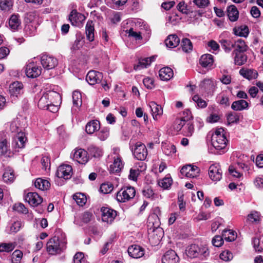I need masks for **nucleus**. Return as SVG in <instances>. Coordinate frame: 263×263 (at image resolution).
Wrapping results in <instances>:
<instances>
[{
  "label": "nucleus",
  "instance_id": "obj_1",
  "mask_svg": "<svg viewBox=\"0 0 263 263\" xmlns=\"http://www.w3.org/2000/svg\"><path fill=\"white\" fill-rule=\"evenodd\" d=\"M212 144L217 151H222L224 153L227 148L228 140L222 128H217L212 136Z\"/></svg>",
  "mask_w": 263,
  "mask_h": 263
},
{
  "label": "nucleus",
  "instance_id": "obj_2",
  "mask_svg": "<svg viewBox=\"0 0 263 263\" xmlns=\"http://www.w3.org/2000/svg\"><path fill=\"white\" fill-rule=\"evenodd\" d=\"M66 242L57 236L50 238L46 244V250L50 255H57L63 252L66 248Z\"/></svg>",
  "mask_w": 263,
  "mask_h": 263
},
{
  "label": "nucleus",
  "instance_id": "obj_3",
  "mask_svg": "<svg viewBox=\"0 0 263 263\" xmlns=\"http://www.w3.org/2000/svg\"><path fill=\"white\" fill-rule=\"evenodd\" d=\"M120 149L118 147L112 149V154L108 156V158L113 160L112 164H110L109 168L110 173L118 174L124 167V163L119 153Z\"/></svg>",
  "mask_w": 263,
  "mask_h": 263
},
{
  "label": "nucleus",
  "instance_id": "obj_4",
  "mask_svg": "<svg viewBox=\"0 0 263 263\" xmlns=\"http://www.w3.org/2000/svg\"><path fill=\"white\" fill-rule=\"evenodd\" d=\"M136 194V191L133 187L122 188L117 192L116 198L118 201L125 202L133 199Z\"/></svg>",
  "mask_w": 263,
  "mask_h": 263
},
{
  "label": "nucleus",
  "instance_id": "obj_5",
  "mask_svg": "<svg viewBox=\"0 0 263 263\" xmlns=\"http://www.w3.org/2000/svg\"><path fill=\"white\" fill-rule=\"evenodd\" d=\"M85 19V16L76 10H72L69 16V20L72 25L79 28L82 27Z\"/></svg>",
  "mask_w": 263,
  "mask_h": 263
},
{
  "label": "nucleus",
  "instance_id": "obj_6",
  "mask_svg": "<svg viewBox=\"0 0 263 263\" xmlns=\"http://www.w3.org/2000/svg\"><path fill=\"white\" fill-rule=\"evenodd\" d=\"M182 175L187 178H194L197 177L200 173V169L196 166L191 164L183 166L180 170Z\"/></svg>",
  "mask_w": 263,
  "mask_h": 263
},
{
  "label": "nucleus",
  "instance_id": "obj_7",
  "mask_svg": "<svg viewBox=\"0 0 263 263\" xmlns=\"http://www.w3.org/2000/svg\"><path fill=\"white\" fill-rule=\"evenodd\" d=\"M133 153L138 160H144L147 156V148L144 144L138 142L135 144Z\"/></svg>",
  "mask_w": 263,
  "mask_h": 263
},
{
  "label": "nucleus",
  "instance_id": "obj_8",
  "mask_svg": "<svg viewBox=\"0 0 263 263\" xmlns=\"http://www.w3.org/2000/svg\"><path fill=\"white\" fill-rule=\"evenodd\" d=\"M41 63L43 67L47 70L54 68L58 65V60L52 55L43 54L41 57Z\"/></svg>",
  "mask_w": 263,
  "mask_h": 263
},
{
  "label": "nucleus",
  "instance_id": "obj_9",
  "mask_svg": "<svg viewBox=\"0 0 263 263\" xmlns=\"http://www.w3.org/2000/svg\"><path fill=\"white\" fill-rule=\"evenodd\" d=\"M72 167L68 164L61 165L58 168L56 173L57 176L59 178L67 180L70 179L72 174Z\"/></svg>",
  "mask_w": 263,
  "mask_h": 263
},
{
  "label": "nucleus",
  "instance_id": "obj_10",
  "mask_svg": "<svg viewBox=\"0 0 263 263\" xmlns=\"http://www.w3.org/2000/svg\"><path fill=\"white\" fill-rule=\"evenodd\" d=\"M222 172L219 163L212 164L209 168L210 178L214 181H219L222 178Z\"/></svg>",
  "mask_w": 263,
  "mask_h": 263
},
{
  "label": "nucleus",
  "instance_id": "obj_11",
  "mask_svg": "<svg viewBox=\"0 0 263 263\" xmlns=\"http://www.w3.org/2000/svg\"><path fill=\"white\" fill-rule=\"evenodd\" d=\"M42 68L34 63H29L26 67V74L29 78H34L39 77L41 74Z\"/></svg>",
  "mask_w": 263,
  "mask_h": 263
},
{
  "label": "nucleus",
  "instance_id": "obj_12",
  "mask_svg": "<svg viewBox=\"0 0 263 263\" xmlns=\"http://www.w3.org/2000/svg\"><path fill=\"white\" fill-rule=\"evenodd\" d=\"M102 220L107 223H111L117 216L116 211L107 207H102Z\"/></svg>",
  "mask_w": 263,
  "mask_h": 263
},
{
  "label": "nucleus",
  "instance_id": "obj_13",
  "mask_svg": "<svg viewBox=\"0 0 263 263\" xmlns=\"http://www.w3.org/2000/svg\"><path fill=\"white\" fill-rule=\"evenodd\" d=\"M10 154L9 143L6 136L4 133H0V157L9 156Z\"/></svg>",
  "mask_w": 263,
  "mask_h": 263
},
{
  "label": "nucleus",
  "instance_id": "obj_14",
  "mask_svg": "<svg viewBox=\"0 0 263 263\" xmlns=\"http://www.w3.org/2000/svg\"><path fill=\"white\" fill-rule=\"evenodd\" d=\"M86 80L90 85H95L102 82L103 74L101 72L90 70L88 72Z\"/></svg>",
  "mask_w": 263,
  "mask_h": 263
},
{
  "label": "nucleus",
  "instance_id": "obj_15",
  "mask_svg": "<svg viewBox=\"0 0 263 263\" xmlns=\"http://www.w3.org/2000/svg\"><path fill=\"white\" fill-rule=\"evenodd\" d=\"M162 263H179L180 258L173 250L166 251L162 258Z\"/></svg>",
  "mask_w": 263,
  "mask_h": 263
},
{
  "label": "nucleus",
  "instance_id": "obj_16",
  "mask_svg": "<svg viewBox=\"0 0 263 263\" xmlns=\"http://www.w3.org/2000/svg\"><path fill=\"white\" fill-rule=\"evenodd\" d=\"M72 158L80 164H85L88 160L87 152L82 148L76 149L72 154Z\"/></svg>",
  "mask_w": 263,
  "mask_h": 263
},
{
  "label": "nucleus",
  "instance_id": "obj_17",
  "mask_svg": "<svg viewBox=\"0 0 263 263\" xmlns=\"http://www.w3.org/2000/svg\"><path fill=\"white\" fill-rule=\"evenodd\" d=\"M129 255L134 258H139L144 254V250L141 246L133 245L128 248Z\"/></svg>",
  "mask_w": 263,
  "mask_h": 263
},
{
  "label": "nucleus",
  "instance_id": "obj_18",
  "mask_svg": "<svg viewBox=\"0 0 263 263\" xmlns=\"http://www.w3.org/2000/svg\"><path fill=\"white\" fill-rule=\"evenodd\" d=\"M26 140L27 138L25 134L20 130V132L17 133L16 136L13 139L12 146L15 149L22 148L24 147Z\"/></svg>",
  "mask_w": 263,
  "mask_h": 263
},
{
  "label": "nucleus",
  "instance_id": "obj_19",
  "mask_svg": "<svg viewBox=\"0 0 263 263\" xmlns=\"http://www.w3.org/2000/svg\"><path fill=\"white\" fill-rule=\"evenodd\" d=\"M25 200L33 206H37L43 201L42 197L35 192L28 193L25 197Z\"/></svg>",
  "mask_w": 263,
  "mask_h": 263
},
{
  "label": "nucleus",
  "instance_id": "obj_20",
  "mask_svg": "<svg viewBox=\"0 0 263 263\" xmlns=\"http://www.w3.org/2000/svg\"><path fill=\"white\" fill-rule=\"evenodd\" d=\"M24 86L22 83L15 81L10 85L9 91L11 96L18 97L24 92Z\"/></svg>",
  "mask_w": 263,
  "mask_h": 263
},
{
  "label": "nucleus",
  "instance_id": "obj_21",
  "mask_svg": "<svg viewBox=\"0 0 263 263\" xmlns=\"http://www.w3.org/2000/svg\"><path fill=\"white\" fill-rule=\"evenodd\" d=\"M235 54L234 57V64L236 65L241 66L245 64L248 59L247 55L242 52L234 51L233 52Z\"/></svg>",
  "mask_w": 263,
  "mask_h": 263
},
{
  "label": "nucleus",
  "instance_id": "obj_22",
  "mask_svg": "<svg viewBox=\"0 0 263 263\" xmlns=\"http://www.w3.org/2000/svg\"><path fill=\"white\" fill-rule=\"evenodd\" d=\"M213 57L210 54L202 55L199 60L200 64L204 68H210L213 64Z\"/></svg>",
  "mask_w": 263,
  "mask_h": 263
},
{
  "label": "nucleus",
  "instance_id": "obj_23",
  "mask_svg": "<svg viewBox=\"0 0 263 263\" xmlns=\"http://www.w3.org/2000/svg\"><path fill=\"white\" fill-rule=\"evenodd\" d=\"M94 31L95 28L93 22L90 20L88 21L85 27V33L87 39L90 42H92L94 40Z\"/></svg>",
  "mask_w": 263,
  "mask_h": 263
},
{
  "label": "nucleus",
  "instance_id": "obj_24",
  "mask_svg": "<svg viewBox=\"0 0 263 263\" xmlns=\"http://www.w3.org/2000/svg\"><path fill=\"white\" fill-rule=\"evenodd\" d=\"M173 70L168 67L161 68L159 72V75L161 80L168 81L173 77Z\"/></svg>",
  "mask_w": 263,
  "mask_h": 263
},
{
  "label": "nucleus",
  "instance_id": "obj_25",
  "mask_svg": "<svg viewBox=\"0 0 263 263\" xmlns=\"http://www.w3.org/2000/svg\"><path fill=\"white\" fill-rule=\"evenodd\" d=\"M149 106L151 108L154 119L157 120L158 117L160 116L163 113L161 106L158 105L154 102H151L149 103Z\"/></svg>",
  "mask_w": 263,
  "mask_h": 263
},
{
  "label": "nucleus",
  "instance_id": "obj_26",
  "mask_svg": "<svg viewBox=\"0 0 263 263\" xmlns=\"http://www.w3.org/2000/svg\"><path fill=\"white\" fill-rule=\"evenodd\" d=\"M227 15L230 21H236L239 17V12L237 8L233 5L228 7Z\"/></svg>",
  "mask_w": 263,
  "mask_h": 263
},
{
  "label": "nucleus",
  "instance_id": "obj_27",
  "mask_svg": "<svg viewBox=\"0 0 263 263\" xmlns=\"http://www.w3.org/2000/svg\"><path fill=\"white\" fill-rule=\"evenodd\" d=\"M179 43L180 39L176 34L168 35L165 41L166 46L171 48L177 47Z\"/></svg>",
  "mask_w": 263,
  "mask_h": 263
},
{
  "label": "nucleus",
  "instance_id": "obj_28",
  "mask_svg": "<svg viewBox=\"0 0 263 263\" xmlns=\"http://www.w3.org/2000/svg\"><path fill=\"white\" fill-rule=\"evenodd\" d=\"M239 73L243 77L248 80L255 79L258 76V73L256 70L245 68H241L239 70Z\"/></svg>",
  "mask_w": 263,
  "mask_h": 263
},
{
  "label": "nucleus",
  "instance_id": "obj_29",
  "mask_svg": "<svg viewBox=\"0 0 263 263\" xmlns=\"http://www.w3.org/2000/svg\"><path fill=\"white\" fill-rule=\"evenodd\" d=\"M154 60L155 58L154 57L140 59L138 64L134 66V69L138 70L144 68H146L148 66L151 65V63L154 61Z\"/></svg>",
  "mask_w": 263,
  "mask_h": 263
},
{
  "label": "nucleus",
  "instance_id": "obj_30",
  "mask_svg": "<svg viewBox=\"0 0 263 263\" xmlns=\"http://www.w3.org/2000/svg\"><path fill=\"white\" fill-rule=\"evenodd\" d=\"M47 97L49 99V103H61L62 101L61 97L58 92L53 91L49 90L46 92Z\"/></svg>",
  "mask_w": 263,
  "mask_h": 263
},
{
  "label": "nucleus",
  "instance_id": "obj_31",
  "mask_svg": "<svg viewBox=\"0 0 263 263\" xmlns=\"http://www.w3.org/2000/svg\"><path fill=\"white\" fill-rule=\"evenodd\" d=\"M100 128V123L98 120H92L87 123L85 126L86 132L88 134H92Z\"/></svg>",
  "mask_w": 263,
  "mask_h": 263
},
{
  "label": "nucleus",
  "instance_id": "obj_32",
  "mask_svg": "<svg viewBox=\"0 0 263 263\" xmlns=\"http://www.w3.org/2000/svg\"><path fill=\"white\" fill-rule=\"evenodd\" d=\"M34 186L42 191H45L49 189L50 186V183L47 180L39 178L35 181Z\"/></svg>",
  "mask_w": 263,
  "mask_h": 263
},
{
  "label": "nucleus",
  "instance_id": "obj_33",
  "mask_svg": "<svg viewBox=\"0 0 263 263\" xmlns=\"http://www.w3.org/2000/svg\"><path fill=\"white\" fill-rule=\"evenodd\" d=\"M21 21L19 18L18 14H13L9 21V24L10 28L13 30H17L21 26Z\"/></svg>",
  "mask_w": 263,
  "mask_h": 263
},
{
  "label": "nucleus",
  "instance_id": "obj_34",
  "mask_svg": "<svg viewBox=\"0 0 263 263\" xmlns=\"http://www.w3.org/2000/svg\"><path fill=\"white\" fill-rule=\"evenodd\" d=\"M235 35L247 37L249 33V28L246 25H242L237 28L233 29Z\"/></svg>",
  "mask_w": 263,
  "mask_h": 263
},
{
  "label": "nucleus",
  "instance_id": "obj_35",
  "mask_svg": "<svg viewBox=\"0 0 263 263\" xmlns=\"http://www.w3.org/2000/svg\"><path fill=\"white\" fill-rule=\"evenodd\" d=\"M248 106V103L243 100H240L234 102L231 106V108L234 110H241L246 109Z\"/></svg>",
  "mask_w": 263,
  "mask_h": 263
},
{
  "label": "nucleus",
  "instance_id": "obj_36",
  "mask_svg": "<svg viewBox=\"0 0 263 263\" xmlns=\"http://www.w3.org/2000/svg\"><path fill=\"white\" fill-rule=\"evenodd\" d=\"M200 247L196 245H192L187 251V255L191 257L195 258L200 256Z\"/></svg>",
  "mask_w": 263,
  "mask_h": 263
},
{
  "label": "nucleus",
  "instance_id": "obj_37",
  "mask_svg": "<svg viewBox=\"0 0 263 263\" xmlns=\"http://www.w3.org/2000/svg\"><path fill=\"white\" fill-rule=\"evenodd\" d=\"M72 101L73 106L79 108L82 105V96L80 91H74L72 93Z\"/></svg>",
  "mask_w": 263,
  "mask_h": 263
},
{
  "label": "nucleus",
  "instance_id": "obj_38",
  "mask_svg": "<svg viewBox=\"0 0 263 263\" xmlns=\"http://www.w3.org/2000/svg\"><path fill=\"white\" fill-rule=\"evenodd\" d=\"M49 99L45 93H44L41 97L38 102V106L40 108L42 109H46L48 106L50 105Z\"/></svg>",
  "mask_w": 263,
  "mask_h": 263
},
{
  "label": "nucleus",
  "instance_id": "obj_39",
  "mask_svg": "<svg viewBox=\"0 0 263 263\" xmlns=\"http://www.w3.org/2000/svg\"><path fill=\"white\" fill-rule=\"evenodd\" d=\"M222 237L228 241H232L235 239L236 234L231 230H226L223 231Z\"/></svg>",
  "mask_w": 263,
  "mask_h": 263
},
{
  "label": "nucleus",
  "instance_id": "obj_40",
  "mask_svg": "<svg viewBox=\"0 0 263 263\" xmlns=\"http://www.w3.org/2000/svg\"><path fill=\"white\" fill-rule=\"evenodd\" d=\"M73 198L80 206L84 205L87 201L86 196L83 194L80 193L75 194L73 196Z\"/></svg>",
  "mask_w": 263,
  "mask_h": 263
},
{
  "label": "nucleus",
  "instance_id": "obj_41",
  "mask_svg": "<svg viewBox=\"0 0 263 263\" xmlns=\"http://www.w3.org/2000/svg\"><path fill=\"white\" fill-rule=\"evenodd\" d=\"M14 243H0V252H10L14 249Z\"/></svg>",
  "mask_w": 263,
  "mask_h": 263
},
{
  "label": "nucleus",
  "instance_id": "obj_42",
  "mask_svg": "<svg viewBox=\"0 0 263 263\" xmlns=\"http://www.w3.org/2000/svg\"><path fill=\"white\" fill-rule=\"evenodd\" d=\"M23 253L20 250H15L11 255L12 263H21Z\"/></svg>",
  "mask_w": 263,
  "mask_h": 263
},
{
  "label": "nucleus",
  "instance_id": "obj_43",
  "mask_svg": "<svg viewBox=\"0 0 263 263\" xmlns=\"http://www.w3.org/2000/svg\"><path fill=\"white\" fill-rule=\"evenodd\" d=\"M183 132L184 135L187 137H191L193 135L194 127L191 122H186Z\"/></svg>",
  "mask_w": 263,
  "mask_h": 263
},
{
  "label": "nucleus",
  "instance_id": "obj_44",
  "mask_svg": "<svg viewBox=\"0 0 263 263\" xmlns=\"http://www.w3.org/2000/svg\"><path fill=\"white\" fill-rule=\"evenodd\" d=\"M90 155L95 158H99L102 155V152L99 147L91 145L88 148Z\"/></svg>",
  "mask_w": 263,
  "mask_h": 263
},
{
  "label": "nucleus",
  "instance_id": "obj_45",
  "mask_svg": "<svg viewBox=\"0 0 263 263\" xmlns=\"http://www.w3.org/2000/svg\"><path fill=\"white\" fill-rule=\"evenodd\" d=\"M14 178V175L13 171L10 169L6 170L3 176V178L6 182H11L13 181Z\"/></svg>",
  "mask_w": 263,
  "mask_h": 263
},
{
  "label": "nucleus",
  "instance_id": "obj_46",
  "mask_svg": "<svg viewBox=\"0 0 263 263\" xmlns=\"http://www.w3.org/2000/svg\"><path fill=\"white\" fill-rule=\"evenodd\" d=\"M181 46L182 50L186 52L191 51L193 49L191 41L187 38L183 39L181 42Z\"/></svg>",
  "mask_w": 263,
  "mask_h": 263
},
{
  "label": "nucleus",
  "instance_id": "obj_47",
  "mask_svg": "<svg viewBox=\"0 0 263 263\" xmlns=\"http://www.w3.org/2000/svg\"><path fill=\"white\" fill-rule=\"evenodd\" d=\"M113 189L114 186L111 183L106 182L101 185L100 190L103 194H108L113 190Z\"/></svg>",
  "mask_w": 263,
  "mask_h": 263
},
{
  "label": "nucleus",
  "instance_id": "obj_48",
  "mask_svg": "<svg viewBox=\"0 0 263 263\" xmlns=\"http://www.w3.org/2000/svg\"><path fill=\"white\" fill-rule=\"evenodd\" d=\"M235 44L236 49L235 51L244 52L247 50L248 46L243 40L239 39L236 42Z\"/></svg>",
  "mask_w": 263,
  "mask_h": 263
},
{
  "label": "nucleus",
  "instance_id": "obj_49",
  "mask_svg": "<svg viewBox=\"0 0 263 263\" xmlns=\"http://www.w3.org/2000/svg\"><path fill=\"white\" fill-rule=\"evenodd\" d=\"M172 183V179L170 177H165L158 182L159 186L164 189H167L170 187Z\"/></svg>",
  "mask_w": 263,
  "mask_h": 263
},
{
  "label": "nucleus",
  "instance_id": "obj_50",
  "mask_svg": "<svg viewBox=\"0 0 263 263\" xmlns=\"http://www.w3.org/2000/svg\"><path fill=\"white\" fill-rule=\"evenodd\" d=\"M109 135V130L107 128H103L97 134L98 138L101 141L105 140Z\"/></svg>",
  "mask_w": 263,
  "mask_h": 263
},
{
  "label": "nucleus",
  "instance_id": "obj_51",
  "mask_svg": "<svg viewBox=\"0 0 263 263\" xmlns=\"http://www.w3.org/2000/svg\"><path fill=\"white\" fill-rule=\"evenodd\" d=\"M221 45L226 52H229L233 47V43L230 41L222 40L220 41Z\"/></svg>",
  "mask_w": 263,
  "mask_h": 263
},
{
  "label": "nucleus",
  "instance_id": "obj_52",
  "mask_svg": "<svg viewBox=\"0 0 263 263\" xmlns=\"http://www.w3.org/2000/svg\"><path fill=\"white\" fill-rule=\"evenodd\" d=\"M192 99L200 108H205L207 106L206 102L200 98L198 95L194 96Z\"/></svg>",
  "mask_w": 263,
  "mask_h": 263
},
{
  "label": "nucleus",
  "instance_id": "obj_53",
  "mask_svg": "<svg viewBox=\"0 0 263 263\" xmlns=\"http://www.w3.org/2000/svg\"><path fill=\"white\" fill-rule=\"evenodd\" d=\"M219 257L221 259L225 261H228L233 258V255L230 251L225 250L220 253Z\"/></svg>",
  "mask_w": 263,
  "mask_h": 263
},
{
  "label": "nucleus",
  "instance_id": "obj_54",
  "mask_svg": "<svg viewBox=\"0 0 263 263\" xmlns=\"http://www.w3.org/2000/svg\"><path fill=\"white\" fill-rule=\"evenodd\" d=\"M163 151L166 155H170L176 152L175 146L171 144H168L163 146Z\"/></svg>",
  "mask_w": 263,
  "mask_h": 263
},
{
  "label": "nucleus",
  "instance_id": "obj_55",
  "mask_svg": "<svg viewBox=\"0 0 263 263\" xmlns=\"http://www.w3.org/2000/svg\"><path fill=\"white\" fill-rule=\"evenodd\" d=\"M193 117L191 111L188 109H185L181 114L180 118L182 119L185 122H191L190 120L192 119Z\"/></svg>",
  "mask_w": 263,
  "mask_h": 263
},
{
  "label": "nucleus",
  "instance_id": "obj_56",
  "mask_svg": "<svg viewBox=\"0 0 263 263\" xmlns=\"http://www.w3.org/2000/svg\"><path fill=\"white\" fill-rule=\"evenodd\" d=\"M13 209L14 210L23 214H27L28 212L27 208L21 203H15L13 205Z\"/></svg>",
  "mask_w": 263,
  "mask_h": 263
},
{
  "label": "nucleus",
  "instance_id": "obj_57",
  "mask_svg": "<svg viewBox=\"0 0 263 263\" xmlns=\"http://www.w3.org/2000/svg\"><path fill=\"white\" fill-rule=\"evenodd\" d=\"M177 9L183 14H187L189 12L187 6L184 1H181L178 4Z\"/></svg>",
  "mask_w": 263,
  "mask_h": 263
},
{
  "label": "nucleus",
  "instance_id": "obj_58",
  "mask_svg": "<svg viewBox=\"0 0 263 263\" xmlns=\"http://www.w3.org/2000/svg\"><path fill=\"white\" fill-rule=\"evenodd\" d=\"M185 123L186 122L180 118L179 119H177L173 125L174 128L177 131H179L183 126H184Z\"/></svg>",
  "mask_w": 263,
  "mask_h": 263
},
{
  "label": "nucleus",
  "instance_id": "obj_59",
  "mask_svg": "<svg viewBox=\"0 0 263 263\" xmlns=\"http://www.w3.org/2000/svg\"><path fill=\"white\" fill-rule=\"evenodd\" d=\"M12 6L11 0H5L0 2V8L3 10H9Z\"/></svg>",
  "mask_w": 263,
  "mask_h": 263
},
{
  "label": "nucleus",
  "instance_id": "obj_60",
  "mask_svg": "<svg viewBox=\"0 0 263 263\" xmlns=\"http://www.w3.org/2000/svg\"><path fill=\"white\" fill-rule=\"evenodd\" d=\"M248 219L251 222H257L260 220V215L256 211H253L248 216Z\"/></svg>",
  "mask_w": 263,
  "mask_h": 263
},
{
  "label": "nucleus",
  "instance_id": "obj_61",
  "mask_svg": "<svg viewBox=\"0 0 263 263\" xmlns=\"http://www.w3.org/2000/svg\"><path fill=\"white\" fill-rule=\"evenodd\" d=\"M85 260L84 255L82 252H78L73 256V263H84Z\"/></svg>",
  "mask_w": 263,
  "mask_h": 263
},
{
  "label": "nucleus",
  "instance_id": "obj_62",
  "mask_svg": "<svg viewBox=\"0 0 263 263\" xmlns=\"http://www.w3.org/2000/svg\"><path fill=\"white\" fill-rule=\"evenodd\" d=\"M140 171L139 168H131L129 175V178L134 181L137 180V177L139 175Z\"/></svg>",
  "mask_w": 263,
  "mask_h": 263
},
{
  "label": "nucleus",
  "instance_id": "obj_63",
  "mask_svg": "<svg viewBox=\"0 0 263 263\" xmlns=\"http://www.w3.org/2000/svg\"><path fill=\"white\" fill-rule=\"evenodd\" d=\"M239 119V116L236 113H230L227 117V120L229 123H237Z\"/></svg>",
  "mask_w": 263,
  "mask_h": 263
},
{
  "label": "nucleus",
  "instance_id": "obj_64",
  "mask_svg": "<svg viewBox=\"0 0 263 263\" xmlns=\"http://www.w3.org/2000/svg\"><path fill=\"white\" fill-rule=\"evenodd\" d=\"M212 242L213 246L219 247L223 244V239L220 236L217 235L213 238Z\"/></svg>",
  "mask_w": 263,
  "mask_h": 263
}]
</instances>
